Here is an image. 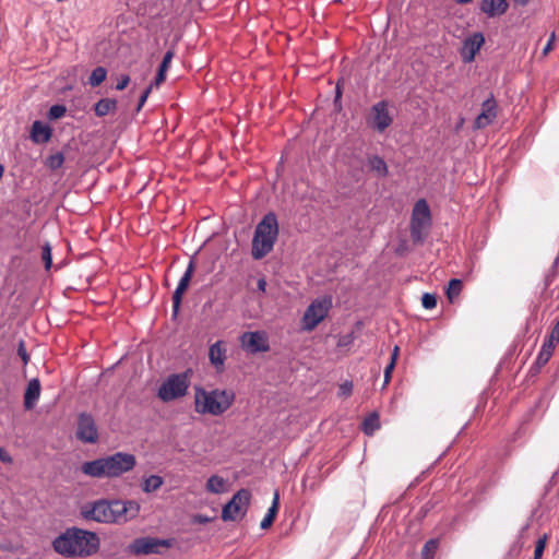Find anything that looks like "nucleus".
<instances>
[{
    "label": "nucleus",
    "mask_w": 559,
    "mask_h": 559,
    "mask_svg": "<svg viewBox=\"0 0 559 559\" xmlns=\"http://www.w3.org/2000/svg\"><path fill=\"white\" fill-rule=\"evenodd\" d=\"M226 352L227 349L224 341H217L209 348L210 362L218 372L224 370L225 360L227 358Z\"/></svg>",
    "instance_id": "17"
},
{
    "label": "nucleus",
    "mask_w": 559,
    "mask_h": 559,
    "mask_svg": "<svg viewBox=\"0 0 559 559\" xmlns=\"http://www.w3.org/2000/svg\"><path fill=\"white\" fill-rule=\"evenodd\" d=\"M4 166L0 163V175H3Z\"/></svg>",
    "instance_id": "57"
},
{
    "label": "nucleus",
    "mask_w": 559,
    "mask_h": 559,
    "mask_svg": "<svg viewBox=\"0 0 559 559\" xmlns=\"http://www.w3.org/2000/svg\"><path fill=\"white\" fill-rule=\"evenodd\" d=\"M75 437L83 443L94 444L98 441V427L92 414L79 413Z\"/></svg>",
    "instance_id": "11"
},
{
    "label": "nucleus",
    "mask_w": 559,
    "mask_h": 559,
    "mask_svg": "<svg viewBox=\"0 0 559 559\" xmlns=\"http://www.w3.org/2000/svg\"><path fill=\"white\" fill-rule=\"evenodd\" d=\"M191 374V369H187L181 373L170 374L159 386L158 397L164 402H170L185 396L190 384Z\"/></svg>",
    "instance_id": "7"
},
{
    "label": "nucleus",
    "mask_w": 559,
    "mask_h": 559,
    "mask_svg": "<svg viewBox=\"0 0 559 559\" xmlns=\"http://www.w3.org/2000/svg\"><path fill=\"white\" fill-rule=\"evenodd\" d=\"M421 305L425 309H433L437 306V296L435 294L425 293L421 297Z\"/></svg>",
    "instance_id": "35"
},
{
    "label": "nucleus",
    "mask_w": 559,
    "mask_h": 559,
    "mask_svg": "<svg viewBox=\"0 0 559 559\" xmlns=\"http://www.w3.org/2000/svg\"><path fill=\"white\" fill-rule=\"evenodd\" d=\"M107 69L99 66V67H96L90 78H88V84L92 86V87H97L99 86L107 78Z\"/></svg>",
    "instance_id": "27"
},
{
    "label": "nucleus",
    "mask_w": 559,
    "mask_h": 559,
    "mask_svg": "<svg viewBox=\"0 0 559 559\" xmlns=\"http://www.w3.org/2000/svg\"><path fill=\"white\" fill-rule=\"evenodd\" d=\"M463 287V283L459 278H452L449 282L448 289H447V297L452 302L459 295L461 294Z\"/></svg>",
    "instance_id": "30"
},
{
    "label": "nucleus",
    "mask_w": 559,
    "mask_h": 559,
    "mask_svg": "<svg viewBox=\"0 0 559 559\" xmlns=\"http://www.w3.org/2000/svg\"><path fill=\"white\" fill-rule=\"evenodd\" d=\"M135 456L131 453L116 452L111 455L84 462L81 471L93 478H116L134 468Z\"/></svg>",
    "instance_id": "2"
},
{
    "label": "nucleus",
    "mask_w": 559,
    "mask_h": 559,
    "mask_svg": "<svg viewBox=\"0 0 559 559\" xmlns=\"http://www.w3.org/2000/svg\"><path fill=\"white\" fill-rule=\"evenodd\" d=\"M17 355L21 357L24 365L29 361V355L27 354L25 342L21 340L17 345Z\"/></svg>",
    "instance_id": "42"
},
{
    "label": "nucleus",
    "mask_w": 559,
    "mask_h": 559,
    "mask_svg": "<svg viewBox=\"0 0 559 559\" xmlns=\"http://www.w3.org/2000/svg\"><path fill=\"white\" fill-rule=\"evenodd\" d=\"M509 3L507 0H481L479 9L488 17L500 16L507 12Z\"/></svg>",
    "instance_id": "18"
},
{
    "label": "nucleus",
    "mask_w": 559,
    "mask_h": 559,
    "mask_svg": "<svg viewBox=\"0 0 559 559\" xmlns=\"http://www.w3.org/2000/svg\"><path fill=\"white\" fill-rule=\"evenodd\" d=\"M122 511L120 500L99 499L97 501L86 503L81 514L86 520L99 523H119V514Z\"/></svg>",
    "instance_id": "5"
},
{
    "label": "nucleus",
    "mask_w": 559,
    "mask_h": 559,
    "mask_svg": "<svg viewBox=\"0 0 559 559\" xmlns=\"http://www.w3.org/2000/svg\"><path fill=\"white\" fill-rule=\"evenodd\" d=\"M170 542L168 539H158L152 537H141L133 540L130 545L131 552L135 555H150L158 554L160 547H169Z\"/></svg>",
    "instance_id": "12"
},
{
    "label": "nucleus",
    "mask_w": 559,
    "mask_h": 559,
    "mask_svg": "<svg viewBox=\"0 0 559 559\" xmlns=\"http://www.w3.org/2000/svg\"><path fill=\"white\" fill-rule=\"evenodd\" d=\"M332 307V297L314 299L307 308L304 314L305 326L307 330L314 329L329 313Z\"/></svg>",
    "instance_id": "10"
},
{
    "label": "nucleus",
    "mask_w": 559,
    "mask_h": 559,
    "mask_svg": "<svg viewBox=\"0 0 559 559\" xmlns=\"http://www.w3.org/2000/svg\"><path fill=\"white\" fill-rule=\"evenodd\" d=\"M175 56V49H174V46H171L164 55L163 57V60L159 64L158 68L163 69V70H167L169 69L170 67V63H171V60Z\"/></svg>",
    "instance_id": "38"
},
{
    "label": "nucleus",
    "mask_w": 559,
    "mask_h": 559,
    "mask_svg": "<svg viewBox=\"0 0 559 559\" xmlns=\"http://www.w3.org/2000/svg\"><path fill=\"white\" fill-rule=\"evenodd\" d=\"M206 490L212 493H221L225 490V479L218 475H212L206 481Z\"/></svg>",
    "instance_id": "26"
},
{
    "label": "nucleus",
    "mask_w": 559,
    "mask_h": 559,
    "mask_svg": "<svg viewBox=\"0 0 559 559\" xmlns=\"http://www.w3.org/2000/svg\"><path fill=\"white\" fill-rule=\"evenodd\" d=\"M117 108L115 98H102L94 105V111L97 117H105Z\"/></svg>",
    "instance_id": "24"
},
{
    "label": "nucleus",
    "mask_w": 559,
    "mask_h": 559,
    "mask_svg": "<svg viewBox=\"0 0 559 559\" xmlns=\"http://www.w3.org/2000/svg\"><path fill=\"white\" fill-rule=\"evenodd\" d=\"M166 73H167V70H163V69L158 68L155 79L151 84H153V86H159L162 83L165 82Z\"/></svg>",
    "instance_id": "44"
},
{
    "label": "nucleus",
    "mask_w": 559,
    "mask_h": 559,
    "mask_svg": "<svg viewBox=\"0 0 559 559\" xmlns=\"http://www.w3.org/2000/svg\"><path fill=\"white\" fill-rule=\"evenodd\" d=\"M52 129L40 120L33 122L31 128V140L34 143H46L51 139Z\"/></svg>",
    "instance_id": "19"
},
{
    "label": "nucleus",
    "mask_w": 559,
    "mask_h": 559,
    "mask_svg": "<svg viewBox=\"0 0 559 559\" xmlns=\"http://www.w3.org/2000/svg\"><path fill=\"white\" fill-rule=\"evenodd\" d=\"M241 345L251 354L267 352L270 346L263 332H245L241 337Z\"/></svg>",
    "instance_id": "14"
},
{
    "label": "nucleus",
    "mask_w": 559,
    "mask_h": 559,
    "mask_svg": "<svg viewBox=\"0 0 559 559\" xmlns=\"http://www.w3.org/2000/svg\"><path fill=\"white\" fill-rule=\"evenodd\" d=\"M52 547L67 558L88 557L98 551L99 538L94 532L69 527L53 539Z\"/></svg>",
    "instance_id": "1"
},
{
    "label": "nucleus",
    "mask_w": 559,
    "mask_h": 559,
    "mask_svg": "<svg viewBox=\"0 0 559 559\" xmlns=\"http://www.w3.org/2000/svg\"><path fill=\"white\" fill-rule=\"evenodd\" d=\"M41 260L45 264V269L48 271L52 265L51 246L49 242H45L41 247Z\"/></svg>",
    "instance_id": "34"
},
{
    "label": "nucleus",
    "mask_w": 559,
    "mask_h": 559,
    "mask_svg": "<svg viewBox=\"0 0 559 559\" xmlns=\"http://www.w3.org/2000/svg\"><path fill=\"white\" fill-rule=\"evenodd\" d=\"M346 344H347V343H346V341H340V342H338V345H340V346H342V345H346Z\"/></svg>",
    "instance_id": "58"
},
{
    "label": "nucleus",
    "mask_w": 559,
    "mask_h": 559,
    "mask_svg": "<svg viewBox=\"0 0 559 559\" xmlns=\"http://www.w3.org/2000/svg\"><path fill=\"white\" fill-rule=\"evenodd\" d=\"M211 521V518L203 515V514H197L193 518V522L198 524H206Z\"/></svg>",
    "instance_id": "49"
},
{
    "label": "nucleus",
    "mask_w": 559,
    "mask_h": 559,
    "mask_svg": "<svg viewBox=\"0 0 559 559\" xmlns=\"http://www.w3.org/2000/svg\"><path fill=\"white\" fill-rule=\"evenodd\" d=\"M380 428L379 416L377 413L370 414L362 421V430L366 435L371 436Z\"/></svg>",
    "instance_id": "28"
},
{
    "label": "nucleus",
    "mask_w": 559,
    "mask_h": 559,
    "mask_svg": "<svg viewBox=\"0 0 559 559\" xmlns=\"http://www.w3.org/2000/svg\"><path fill=\"white\" fill-rule=\"evenodd\" d=\"M352 391H353V383L349 382V381H346L344 382L341 386H340V394L341 395H344V396H348L352 394Z\"/></svg>",
    "instance_id": "45"
},
{
    "label": "nucleus",
    "mask_w": 559,
    "mask_h": 559,
    "mask_svg": "<svg viewBox=\"0 0 559 559\" xmlns=\"http://www.w3.org/2000/svg\"><path fill=\"white\" fill-rule=\"evenodd\" d=\"M278 501H280V496H278V492L275 491L274 498H273V501H272V506L269 508V510L266 512V515L271 516L274 520H275V516H276V514L278 512Z\"/></svg>",
    "instance_id": "40"
},
{
    "label": "nucleus",
    "mask_w": 559,
    "mask_h": 559,
    "mask_svg": "<svg viewBox=\"0 0 559 559\" xmlns=\"http://www.w3.org/2000/svg\"><path fill=\"white\" fill-rule=\"evenodd\" d=\"M485 44V36L481 32H476L473 35L465 38L463 41V48L461 51L462 59L465 63H469L475 60L476 55L479 52Z\"/></svg>",
    "instance_id": "15"
},
{
    "label": "nucleus",
    "mask_w": 559,
    "mask_h": 559,
    "mask_svg": "<svg viewBox=\"0 0 559 559\" xmlns=\"http://www.w3.org/2000/svg\"><path fill=\"white\" fill-rule=\"evenodd\" d=\"M550 342H559V318L550 332Z\"/></svg>",
    "instance_id": "46"
},
{
    "label": "nucleus",
    "mask_w": 559,
    "mask_h": 559,
    "mask_svg": "<svg viewBox=\"0 0 559 559\" xmlns=\"http://www.w3.org/2000/svg\"><path fill=\"white\" fill-rule=\"evenodd\" d=\"M431 226V213L425 199H419L412 211L411 238L415 245H423Z\"/></svg>",
    "instance_id": "6"
},
{
    "label": "nucleus",
    "mask_w": 559,
    "mask_h": 559,
    "mask_svg": "<svg viewBox=\"0 0 559 559\" xmlns=\"http://www.w3.org/2000/svg\"><path fill=\"white\" fill-rule=\"evenodd\" d=\"M397 356H399V346H395L393 352H392V355H391V360L390 362L394 364L396 362V359H397Z\"/></svg>",
    "instance_id": "53"
},
{
    "label": "nucleus",
    "mask_w": 559,
    "mask_h": 559,
    "mask_svg": "<svg viewBox=\"0 0 559 559\" xmlns=\"http://www.w3.org/2000/svg\"><path fill=\"white\" fill-rule=\"evenodd\" d=\"M278 222L275 213L269 212L258 223L252 238L251 254L253 259L260 260L269 254L277 240Z\"/></svg>",
    "instance_id": "4"
},
{
    "label": "nucleus",
    "mask_w": 559,
    "mask_h": 559,
    "mask_svg": "<svg viewBox=\"0 0 559 559\" xmlns=\"http://www.w3.org/2000/svg\"><path fill=\"white\" fill-rule=\"evenodd\" d=\"M257 285L259 290L265 292L266 281L264 278H259Z\"/></svg>",
    "instance_id": "52"
},
{
    "label": "nucleus",
    "mask_w": 559,
    "mask_h": 559,
    "mask_svg": "<svg viewBox=\"0 0 559 559\" xmlns=\"http://www.w3.org/2000/svg\"><path fill=\"white\" fill-rule=\"evenodd\" d=\"M153 90V84H150L141 94L140 98H139V102H138V106L135 108V111L139 112L142 107L144 106L148 95L151 94Z\"/></svg>",
    "instance_id": "41"
},
{
    "label": "nucleus",
    "mask_w": 559,
    "mask_h": 559,
    "mask_svg": "<svg viewBox=\"0 0 559 559\" xmlns=\"http://www.w3.org/2000/svg\"><path fill=\"white\" fill-rule=\"evenodd\" d=\"M66 112H67V107L64 105L56 104L49 108V110L47 112V118L50 121H55V120L62 118L66 115Z\"/></svg>",
    "instance_id": "33"
},
{
    "label": "nucleus",
    "mask_w": 559,
    "mask_h": 559,
    "mask_svg": "<svg viewBox=\"0 0 559 559\" xmlns=\"http://www.w3.org/2000/svg\"><path fill=\"white\" fill-rule=\"evenodd\" d=\"M40 396V382L37 378L29 380L24 393V407L31 411L35 407Z\"/></svg>",
    "instance_id": "20"
},
{
    "label": "nucleus",
    "mask_w": 559,
    "mask_h": 559,
    "mask_svg": "<svg viewBox=\"0 0 559 559\" xmlns=\"http://www.w3.org/2000/svg\"><path fill=\"white\" fill-rule=\"evenodd\" d=\"M62 164H64V156L62 155L61 151H58L46 158V165L51 170L60 168Z\"/></svg>",
    "instance_id": "32"
},
{
    "label": "nucleus",
    "mask_w": 559,
    "mask_h": 559,
    "mask_svg": "<svg viewBox=\"0 0 559 559\" xmlns=\"http://www.w3.org/2000/svg\"><path fill=\"white\" fill-rule=\"evenodd\" d=\"M395 365L392 362H389V365L384 369V385L388 384L391 380V373L394 369Z\"/></svg>",
    "instance_id": "47"
},
{
    "label": "nucleus",
    "mask_w": 559,
    "mask_h": 559,
    "mask_svg": "<svg viewBox=\"0 0 559 559\" xmlns=\"http://www.w3.org/2000/svg\"><path fill=\"white\" fill-rule=\"evenodd\" d=\"M462 123H463V119H461L460 123H457L456 130L461 127Z\"/></svg>",
    "instance_id": "59"
},
{
    "label": "nucleus",
    "mask_w": 559,
    "mask_h": 559,
    "mask_svg": "<svg viewBox=\"0 0 559 559\" xmlns=\"http://www.w3.org/2000/svg\"><path fill=\"white\" fill-rule=\"evenodd\" d=\"M122 511L119 514V523L127 522L128 520L134 519L140 512V504L136 501L128 500L121 501Z\"/></svg>",
    "instance_id": "23"
},
{
    "label": "nucleus",
    "mask_w": 559,
    "mask_h": 559,
    "mask_svg": "<svg viewBox=\"0 0 559 559\" xmlns=\"http://www.w3.org/2000/svg\"><path fill=\"white\" fill-rule=\"evenodd\" d=\"M130 83V76L128 74H121L118 80H117V84H116V90L117 91H123Z\"/></svg>",
    "instance_id": "43"
},
{
    "label": "nucleus",
    "mask_w": 559,
    "mask_h": 559,
    "mask_svg": "<svg viewBox=\"0 0 559 559\" xmlns=\"http://www.w3.org/2000/svg\"><path fill=\"white\" fill-rule=\"evenodd\" d=\"M250 499L251 492L249 489H239L224 506L222 510V519L224 521H236L239 516H243L249 507Z\"/></svg>",
    "instance_id": "8"
},
{
    "label": "nucleus",
    "mask_w": 559,
    "mask_h": 559,
    "mask_svg": "<svg viewBox=\"0 0 559 559\" xmlns=\"http://www.w3.org/2000/svg\"><path fill=\"white\" fill-rule=\"evenodd\" d=\"M79 142L73 139L61 148V153L64 156V163L68 164L69 166L72 164L80 163L81 154L79 151Z\"/></svg>",
    "instance_id": "21"
},
{
    "label": "nucleus",
    "mask_w": 559,
    "mask_h": 559,
    "mask_svg": "<svg viewBox=\"0 0 559 559\" xmlns=\"http://www.w3.org/2000/svg\"><path fill=\"white\" fill-rule=\"evenodd\" d=\"M193 272H194V262H193V260H190V262L186 269V272L181 276V278L178 283V286L175 289L174 295H173V314L174 316L178 314V311H179V308L181 305V300H182V296L189 286L191 277L193 275Z\"/></svg>",
    "instance_id": "16"
},
{
    "label": "nucleus",
    "mask_w": 559,
    "mask_h": 559,
    "mask_svg": "<svg viewBox=\"0 0 559 559\" xmlns=\"http://www.w3.org/2000/svg\"><path fill=\"white\" fill-rule=\"evenodd\" d=\"M555 38H556L555 33H552L549 40L547 41L546 46L543 49V55H547L550 50H552Z\"/></svg>",
    "instance_id": "48"
},
{
    "label": "nucleus",
    "mask_w": 559,
    "mask_h": 559,
    "mask_svg": "<svg viewBox=\"0 0 559 559\" xmlns=\"http://www.w3.org/2000/svg\"><path fill=\"white\" fill-rule=\"evenodd\" d=\"M439 547V539L431 538L427 540L421 549L423 559H432Z\"/></svg>",
    "instance_id": "31"
},
{
    "label": "nucleus",
    "mask_w": 559,
    "mask_h": 559,
    "mask_svg": "<svg viewBox=\"0 0 559 559\" xmlns=\"http://www.w3.org/2000/svg\"><path fill=\"white\" fill-rule=\"evenodd\" d=\"M497 102L492 93L481 103V110L474 120V129H484L497 117Z\"/></svg>",
    "instance_id": "13"
},
{
    "label": "nucleus",
    "mask_w": 559,
    "mask_h": 559,
    "mask_svg": "<svg viewBox=\"0 0 559 559\" xmlns=\"http://www.w3.org/2000/svg\"><path fill=\"white\" fill-rule=\"evenodd\" d=\"M455 1L459 4H467V3L472 2L473 0H455Z\"/></svg>",
    "instance_id": "55"
},
{
    "label": "nucleus",
    "mask_w": 559,
    "mask_h": 559,
    "mask_svg": "<svg viewBox=\"0 0 559 559\" xmlns=\"http://www.w3.org/2000/svg\"><path fill=\"white\" fill-rule=\"evenodd\" d=\"M557 343L558 342H550V337H549L548 341H546L543 344L542 349L538 353L537 358L533 365V368H535L536 370H539L542 367H544L549 361V359L552 355L554 347Z\"/></svg>",
    "instance_id": "22"
},
{
    "label": "nucleus",
    "mask_w": 559,
    "mask_h": 559,
    "mask_svg": "<svg viewBox=\"0 0 559 559\" xmlns=\"http://www.w3.org/2000/svg\"><path fill=\"white\" fill-rule=\"evenodd\" d=\"M514 1L521 5H525L528 2V0H514Z\"/></svg>",
    "instance_id": "56"
},
{
    "label": "nucleus",
    "mask_w": 559,
    "mask_h": 559,
    "mask_svg": "<svg viewBox=\"0 0 559 559\" xmlns=\"http://www.w3.org/2000/svg\"><path fill=\"white\" fill-rule=\"evenodd\" d=\"M390 103L386 99H382L370 108V112L366 118V123L372 130L382 133L393 122V116L389 111Z\"/></svg>",
    "instance_id": "9"
},
{
    "label": "nucleus",
    "mask_w": 559,
    "mask_h": 559,
    "mask_svg": "<svg viewBox=\"0 0 559 559\" xmlns=\"http://www.w3.org/2000/svg\"><path fill=\"white\" fill-rule=\"evenodd\" d=\"M278 501H280V496H278V492L275 491L274 498H273V501H272V506L269 508V510L266 512V515L271 516L274 520H275V516H276V514L278 512Z\"/></svg>",
    "instance_id": "39"
},
{
    "label": "nucleus",
    "mask_w": 559,
    "mask_h": 559,
    "mask_svg": "<svg viewBox=\"0 0 559 559\" xmlns=\"http://www.w3.org/2000/svg\"><path fill=\"white\" fill-rule=\"evenodd\" d=\"M234 401L235 393L231 390L206 391L201 386L195 388L194 404L195 412L199 414L219 416L233 405Z\"/></svg>",
    "instance_id": "3"
},
{
    "label": "nucleus",
    "mask_w": 559,
    "mask_h": 559,
    "mask_svg": "<svg viewBox=\"0 0 559 559\" xmlns=\"http://www.w3.org/2000/svg\"><path fill=\"white\" fill-rule=\"evenodd\" d=\"M547 542V535L538 538L535 545L534 559H542Z\"/></svg>",
    "instance_id": "37"
},
{
    "label": "nucleus",
    "mask_w": 559,
    "mask_h": 559,
    "mask_svg": "<svg viewBox=\"0 0 559 559\" xmlns=\"http://www.w3.org/2000/svg\"><path fill=\"white\" fill-rule=\"evenodd\" d=\"M0 461L3 462V463H11L12 462L11 455L1 447H0Z\"/></svg>",
    "instance_id": "51"
},
{
    "label": "nucleus",
    "mask_w": 559,
    "mask_h": 559,
    "mask_svg": "<svg viewBox=\"0 0 559 559\" xmlns=\"http://www.w3.org/2000/svg\"><path fill=\"white\" fill-rule=\"evenodd\" d=\"M342 84H343V80H340L337 83H336V86H335V95H334V100H333V105H334V108L340 111L342 109V95H343V87H342Z\"/></svg>",
    "instance_id": "36"
},
{
    "label": "nucleus",
    "mask_w": 559,
    "mask_h": 559,
    "mask_svg": "<svg viewBox=\"0 0 559 559\" xmlns=\"http://www.w3.org/2000/svg\"><path fill=\"white\" fill-rule=\"evenodd\" d=\"M273 522H274V519H272L271 516H267L265 514V516L263 518V520L260 523V527L262 530H266V528H269L273 524Z\"/></svg>",
    "instance_id": "50"
},
{
    "label": "nucleus",
    "mask_w": 559,
    "mask_h": 559,
    "mask_svg": "<svg viewBox=\"0 0 559 559\" xmlns=\"http://www.w3.org/2000/svg\"><path fill=\"white\" fill-rule=\"evenodd\" d=\"M551 281L552 278L550 277V275H547L545 280V289L550 285Z\"/></svg>",
    "instance_id": "54"
},
{
    "label": "nucleus",
    "mask_w": 559,
    "mask_h": 559,
    "mask_svg": "<svg viewBox=\"0 0 559 559\" xmlns=\"http://www.w3.org/2000/svg\"><path fill=\"white\" fill-rule=\"evenodd\" d=\"M367 170L373 171L377 175H386L388 174V167L384 159L378 155H372L368 157L367 160Z\"/></svg>",
    "instance_id": "25"
},
{
    "label": "nucleus",
    "mask_w": 559,
    "mask_h": 559,
    "mask_svg": "<svg viewBox=\"0 0 559 559\" xmlns=\"http://www.w3.org/2000/svg\"><path fill=\"white\" fill-rule=\"evenodd\" d=\"M163 485V478L158 475H151L146 477L142 484V490L144 492H153L160 488Z\"/></svg>",
    "instance_id": "29"
}]
</instances>
